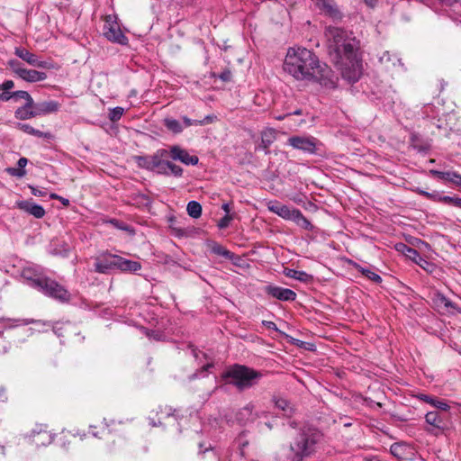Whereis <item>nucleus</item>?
<instances>
[{
    "label": "nucleus",
    "mask_w": 461,
    "mask_h": 461,
    "mask_svg": "<svg viewBox=\"0 0 461 461\" xmlns=\"http://www.w3.org/2000/svg\"><path fill=\"white\" fill-rule=\"evenodd\" d=\"M284 70L296 80L316 81L327 85L330 69L321 65L317 56L305 48H290L284 61Z\"/></svg>",
    "instance_id": "nucleus-1"
},
{
    "label": "nucleus",
    "mask_w": 461,
    "mask_h": 461,
    "mask_svg": "<svg viewBox=\"0 0 461 461\" xmlns=\"http://www.w3.org/2000/svg\"><path fill=\"white\" fill-rule=\"evenodd\" d=\"M285 273L286 274L287 276L300 281H306L307 278L309 277V275L306 274L305 272L295 269L286 268L285 270Z\"/></svg>",
    "instance_id": "nucleus-35"
},
{
    "label": "nucleus",
    "mask_w": 461,
    "mask_h": 461,
    "mask_svg": "<svg viewBox=\"0 0 461 461\" xmlns=\"http://www.w3.org/2000/svg\"><path fill=\"white\" fill-rule=\"evenodd\" d=\"M266 292L267 294L271 295L274 298H276L280 301L284 302H292L296 299V294L293 290L289 288H283L280 286L268 285L266 288Z\"/></svg>",
    "instance_id": "nucleus-14"
},
{
    "label": "nucleus",
    "mask_w": 461,
    "mask_h": 461,
    "mask_svg": "<svg viewBox=\"0 0 461 461\" xmlns=\"http://www.w3.org/2000/svg\"><path fill=\"white\" fill-rule=\"evenodd\" d=\"M288 144L294 149H300L309 154L316 153L317 140L312 136H292L288 139Z\"/></svg>",
    "instance_id": "nucleus-10"
},
{
    "label": "nucleus",
    "mask_w": 461,
    "mask_h": 461,
    "mask_svg": "<svg viewBox=\"0 0 461 461\" xmlns=\"http://www.w3.org/2000/svg\"><path fill=\"white\" fill-rule=\"evenodd\" d=\"M28 163V159L26 158H20L18 162H17V165H18V167L22 168V169H24V167H26Z\"/></svg>",
    "instance_id": "nucleus-62"
},
{
    "label": "nucleus",
    "mask_w": 461,
    "mask_h": 461,
    "mask_svg": "<svg viewBox=\"0 0 461 461\" xmlns=\"http://www.w3.org/2000/svg\"><path fill=\"white\" fill-rule=\"evenodd\" d=\"M238 440H239V447H240V455L242 456H245V447H248L249 441L247 439H245L243 436H240Z\"/></svg>",
    "instance_id": "nucleus-48"
},
{
    "label": "nucleus",
    "mask_w": 461,
    "mask_h": 461,
    "mask_svg": "<svg viewBox=\"0 0 461 461\" xmlns=\"http://www.w3.org/2000/svg\"><path fill=\"white\" fill-rule=\"evenodd\" d=\"M429 174L433 176L439 178V179L452 183L455 172L454 171H438L436 169H431V170H429Z\"/></svg>",
    "instance_id": "nucleus-34"
},
{
    "label": "nucleus",
    "mask_w": 461,
    "mask_h": 461,
    "mask_svg": "<svg viewBox=\"0 0 461 461\" xmlns=\"http://www.w3.org/2000/svg\"><path fill=\"white\" fill-rule=\"evenodd\" d=\"M167 156V149H159L151 156H136L134 160L139 167L154 171L158 166L162 165L164 158Z\"/></svg>",
    "instance_id": "nucleus-8"
},
{
    "label": "nucleus",
    "mask_w": 461,
    "mask_h": 461,
    "mask_svg": "<svg viewBox=\"0 0 461 461\" xmlns=\"http://www.w3.org/2000/svg\"><path fill=\"white\" fill-rule=\"evenodd\" d=\"M275 406L284 412L285 416L290 417L294 412V405L286 399L281 397H273Z\"/></svg>",
    "instance_id": "nucleus-21"
},
{
    "label": "nucleus",
    "mask_w": 461,
    "mask_h": 461,
    "mask_svg": "<svg viewBox=\"0 0 461 461\" xmlns=\"http://www.w3.org/2000/svg\"><path fill=\"white\" fill-rule=\"evenodd\" d=\"M396 249L400 252H402L406 258H407V254H409L407 252V250H414L415 249L411 248V247H409L407 246L406 244H403V243H399L395 246Z\"/></svg>",
    "instance_id": "nucleus-50"
},
{
    "label": "nucleus",
    "mask_w": 461,
    "mask_h": 461,
    "mask_svg": "<svg viewBox=\"0 0 461 461\" xmlns=\"http://www.w3.org/2000/svg\"><path fill=\"white\" fill-rule=\"evenodd\" d=\"M36 289L44 295L63 303L71 300V294L64 285L46 276L41 279H37Z\"/></svg>",
    "instance_id": "nucleus-5"
},
{
    "label": "nucleus",
    "mask_w": 461,
    "mask_h": 461,
    "mask_svg": "<svg viewBox=\"0 0 461 461\" xmlns=\"http://www.w3.org/2000/svg\"><path fill=\"white\" fill-rule=\"evenodd\" d=\"M390 60V55L389 53H384L381 58H380V61L382 63H386Z\"/></svg>",
    "instance_id": "nucleus-64"
},
{
    "label": "nucleus",
    "mask_w": 461,
    "mask_h": 461,
    "mask_svg": "<svg viewBox=\"0 0 461 461\" xmlns=\"http://www.w3.org/2000/svg\"><path fill=\"white\" fill-rule=\"evenodd\" d=\"M432 406L443 411H447L450 408L449 405L445 401L439 400L438 398L434 399V403L432 404Z\"/></svg>",
    "instance_id": "nucleus-44"
},
{
    "label": "nucleus",
    "mask_w": 461,
    "mask_h": 461,
    "mask_svg": "<svg viewBox=\"0 0 461 461\" xmlns=\"http://www.w3.org/2000/svg\"><path fill=\"white\" fill-rule=\"evenodd\" d=\"M262 324H263L266 328H267V329H269V330H273L278 331V329H277V327H276V323H275V322H273V321H262Z\"/></svg>",
    "instance_id": "nucleus-56"
},
{
    "label": "nucleus",
    "mask_w": 461,
    "mask_h": 461,
    "mask_svg": "<svg viewBox=\"0 0 461 461\" xmlns=\"http://www.w3.org/2000/svg\"><path fill=\"white\" fill-rule=\"evenodd\" d=\"M16 206L20 210L34 216L37 219H41L45 215L44 208L41 205H39L32 201H19L16 203Z\"/></svg>",
    "instance_id": "nucleus-16"
},
{
    "label": "nucleus",
    "mask_w": 461,
    "mask_h": 461,
    "mask_svg": "<svg viewBox=\"0 0 461 461\" xmlns=\"http://www.w3.org/2000/svg\"><path fill=\"white\" fill-rule=\"evenodd\" d=\"M219 78L221 80H222L223 82H229L231 80L232 78V74L230 72V70L229 69H226L224 71H222L220 75H219Z\"/></svg>",
    "instance_id": "nucleus-51"
},
{
    "label": "nucleus",
    "mask_w": 461,
    "mask_h": 461,
    "mask_svg": "<svg viewBox=\"0 0 461 461\" xmlns=\"http://www.w3.org/2000/svg\"><path fill=\"white\" fill-rule=\"evenodd\" d=\"M22 276L31 282V285L36 288L37 279H41L45 276L40 274V272L34 267H25L22 271Z\"/></svg>",
    "instance_id": "nucleus-22"
},
{
    "label": "nucleus",
    "mask_w": 461,
    "mask_h": 461,
    "mask_svg": "<svg viewBox=\"0 0 461 461\" xmlns=\"http://www.w3.org/2000/svg\"><path fill=\"white\" fill-rule=\"evenodd\" d=\"M267 209L273 213L277 214L279 217L292 221L297 209L290 208L287 205L282 204L277 201H270L267 203Z\"/></svg>",
    "instance_id": "nucleus-15"
},
{
    "label": "nucleus",
    "mask_w": 461,
    "mask_h": 461,
    "mask_svg": "<svg viewBox=\"0 0 461 461\" xmlns=\"http://www.w3.org/2000/svg\"><path fill=\"white\" fill-rule=\"evenodd\" d=\"M162 165L166 166L167 168H168L169 175H172L176 177L182 176L183 168L180 166L174 164L173 162H171L169 160H164V159L162 161Z\"/></svg>",
    "instance_id": "nucleus-33"
},
{
    "label": "nucleus",
    "mask_w": 461,
    "mask_h": 461,
    "mask_svg": "<svg viewBox=\"0 0 461 461\" xmlns=\"http://www.w3.org/2000/svg\"><path fill=\"white\" fill-rule=\"evenodd\" d=\"M229 379V384L237 387L240 391L252 387L262 377V374L253 368L242 365L230 366L222 375Z\"/></svg>",
    "instance_id": "nucleus-4"
},
{
    "label": "nucleus",
    "mask_w": 461,
    "mask_h": 461,
    "mask_svg": "<svg viewBox=\"0 0 461 461\" xmlns=\"http://www.w3.org/2000/svg\"><path fill=\"white\" fill-rule=\"evenodd\" d=\"M232 221V216L230 214H226L224 217H222L219 222L218 227L220 229H225L230 225V222Z\"/></svg>",
    "instance_id": "nucleus-47"
},
{
    "label": "nucleus",
    "mask_w": 461,
    "mask_h": 461,
    "mask_svg": "<svg viewBox=\"0 0 461 461\" xmlns=\"http://www.w3.org/2000/svg\"><path fill=\"white\" fill-rule=\"evenodd\" d=\"M11 98H13L12 93H8L6 91H3L0 94V100L1 101L6 102V101H9Z\"/></svg>",
    "instance_id": "nucleus-60"
},
{
    "label": "nucleus",
    "mask_w": 461,
    "mask_h": 461,
    "mask_svg": "<svg viewBox=\"0 0 461 461\" xmlns=\"http://www.w3.org/2000/svg\"><path fill=\"white\" fill-rule=\"evenodd\" d=\"M32 441L37 446H45L52 441V436L47 430H40L39 432L33 434Z\"/></svg>",
    "instance_id": "nucleus-26"
},
{
    "label": "nucleus",
    "mask_w": 461,
    "mask_h": 461,
    "mask_svg": "<svg viewBox=\"0 0 461 461\" xmlns=\"http://www.w3.org/2000/svg\"><path fill=\"white\" fill-rule=\"evenodd\" d=\"M14 53L17 57H19L31 66L48 69L53 68L50 62L46 60H41L36 54L30 52L24 48H16Z\"/></svg>",
    "instance_id": "nucleus-12"
},
{
    "label": "nucleus",
    "mask_w": 461,
    "mask_h": 461,
    "mask_svg": "<svg viewBox=\"0 0 461 461\" xmlns=\"http://www.w3.org/2000/svg\"><path fill=\"white\" fill-rule=\"evenodd\" d=\"M294 213V216L293 217L292 221H294L298 226L303 228L304 230H312L313 226L310 222V221L303 216V214L301 212L300 210H296Z\"/></svg>",
    "instance_id": "nucleus-28"
},
{
    "label": "nucleus",
    "mask_w": 461,
    "mask_h": 461,
    "mask_svg": "<svg viewBox=\"0 0 461 461\" xmlns=\"http://www.w3.org/2000/svg\"><path fill=\"white\" fill-rule=\"evenodd\" d=\"M418 398H419L420 401H422V402H427V403L430 404L431 406H432V404L434 403V399H435V397H432V396L428 395V394H422V393H421V394H419V395H418Z\"/></svg>",
    "instance_id": "nucleus-54"
},
{
    "label": "nucleus",
    "mask_w": 461,
    "mask_h": 461,
    "mask_svg": "<svg viewBox=\"0 0 461 461\" xmlns=\"http://www.w3.org/2000/svg\"><path fill=\"white\" fill-rule=\"evenodd\" d=\"M254 409L255 407L252 403H249L245 407L240 409L237 413L238 420L242 423L254 421L257 418L256 414L254 413Z\"/></svg>",
    "instance_id": "nucleus-20"
},
{
    "label": "nucleus",
    "mask_w": 461,
    "mask_h": 461,
    "mask_svg": "<svg viewBox=\"0 0 461 461\" xmlns=\"http://www.w3.org/2000/svg\"><path fill=\"white\" fill-rule=\"evenodd\" d=\"M452 183L455 185H456L458 187H461V175L456 173V172H455Z\"/></svg>",
    "instance_id": "nucleus-59"
},
{
    "label": "nucleus",
    "mask_w": 461,
    "mask_h": 461,
    "mask_svg": "<svg viewBox=\"0 0 461 461\" xmlns=\"http://www.w3.org/2000/svg\"><path fill=\"white\" fill-rule=\"evenodd\" d=\"M425 420L428 425L431 428L428 429L427 431L438 435L443 433L448 429V418L446 414H442L438 411H429L425 415Z\"/></svg>",
    "instance_id": "nucleus-7"
},
{
    "label": "nucleus",
    "mask_w": 461,
    "mask_h": 461,
    "mask_svg": "<svg viewBox=\"0 0 461 461\" xmlns=\"http://www.w3.org/2000/svg\"><path fill=\"white\" fill-rule=\"evenodd\" d=\"M32 112L33 113V117L44 115L41 103L35 104L32 101Z\"/></svg>",
    "instance_id": "nucleus-46"
},
{
    "label": "nucleus",
    "mask_w": 461,
    "mask_h": 461,
    "mask_svg": "<svg viewBox=\"0 0 461 461\" xmlns=\"http://www.w3.org/2000/svg\"><path fill=\"white\" fill-rule=\"evenodd\" d=\"M123 112H124V109L120 106L110 109L109 115H108L109 120L112 122L119 121L122 118Z\"/></svg>",
    "instance_id": "nucleus-40"
},
{
    "label": "nucleus",
    "mask_w": 461,
    "mask_h": 461,
    "mask_svg": "<svg viewBox=\"0 0 461 461\" xmlns=\"http://www.w3.org/2000/svg\"><path fill=\"white\" fill-rule=\"evenodd\" d=\"M168 156L173 160H179L185 165H196L198 164L199 158L197 156L190 155L186 149H182L178 145L171 146L167 150Z\"/></svg>",
    "instance_id": "nucleus-13"
},
{
    "label": "nucleus",
    "mask_w": 461,
    "mask_h": 461,
    "mask_svg": "<svg viewBox=\"0 0 461 461\" xmlns=\"http://www.w3.org/2000/svg\"><path fill=\"white\" fill-rule=\"evenodd\" d=\"M396 249L400 252H402L406 258H407V254H409L407 252V250H414L415 249L411 248V247H409L407 246L406 244H403V243H399L395 246Z\"/></svg>",
    "instance_id": "nucleus-49"
},
{
    "label": "nucleus",
    "mask_w": 461,
    "mask_h": 461,
    "mask_svg": "<svg viewBox=\"0 0 461 461\" xmlns=\"http://www.w3.org/2000/svg\"><path fill=\"white\" fill-rule=\"evenodd\" d=\"M160 414L161 417H158V423L157 424L156 422L152 421V426L163 425L164 423L162 421V419H167L170 421H177L176 411L174 410L172 411V409L170 407L165 406L164 408H160Z\"/></svg>",
    "instance_id": "nucleus-24"
},
{
    "label": "nucleus",
    "mask_w": 461,
    "mask_h": 461,
    "mask_svg": "<svg viewBox=\"0 0 461 461\" xmlns=\"http://www.w3.org/2000/svg\"><path fill=\"white\" fill-rule=\"evenodd\" d=\"M329 54L332 61H340L358 50V42L347 31L339 27H328L325 32Z\"/></svg>",
    "instance_id": "nucleus-2"
},
{
    "label": "nucleus",
    "mask_w": 461,
    "mask_h": 461,
    "mask_svg": "<svg viewBox=\"0 0 461 461\" xmlns=\"http://www.w3.org/2000/svg\"><path fill=\"white\" fill-rule=\"evenodd\" d=\"M17 127L21 131H24V132H26L28 134H31V135H32V131L34 129L32 126H31L30 124H27V123H18Z\"/></svg>",
    "instance_id": "nucleus-52"
},
{
    "label": "nucleus",
    "mask_w": 461,
    "mask_h": 461,
    "mask_svg": "<svg viewBox=\"0 0 461 461\" xmlns=\"http://www.w3.org/2000/svg\"><path fill=\"white\" fill-rule=\"evenodd\" d=\"M116 260H117L116 269H119L121 271L135 273L141 269V265L138 261L126 259L118 255H117Z\"/></svg>",
    "instance_id": "nucleus-18"
},
{
    "label": "nucleus",
    "mask_w": 461,
    "mask_h": 461,
    "mask_svg": "<svg viewBox=\"0 0 461 461\" xmlns=\"http://www.w3.org/2000/svg\"><path fill=\"white\" fill-rule=\"evenodd\" d=\"M436 302L439 306H443L447 312L456 309V306L443 294H438Z\"/></svg>",
    "instance_id": "nucleus-37"
},
{
    "label": "nucleus",
    "mask_w": 461,
    "mask_h": 461,
    "mask_svg": "<svg viewBox=\"0 0 461 461\" xmlns=\"http://www.w3.org/2000/svg\"><path fill=\"white\" fill-rule=\"evenodd\" d=\"M186 211L190 217L197 219L202 214V206L196 201H190L187 203Z\"/></svg>",
    "instance_id": "nucleus-29"
},
{
    "label": "nucleus",
    "mask_w": 461,
    "mask_h": 461,
    "mask_svg": "<svg viewBox=\"0 0 461 461\" xmlns=\"http://www.w3.org/2000/svg\"><path fill=\"white\" fill-rule=\"evenodd\" d=\"M15 74L23 80L29 83L41 82L47 78V74L34 69H17Z\"/></svg>",
    "instance_id": "nucleus-17"
},
{
    "label": "nucleus",
    "mask_w": 461,
    "mask_h": 461,
    "mask_svg": "<svg viewBox=\"0 0 461 461\" xmlns=\"http://www.w3.org/2000/svg\"><path fill=\"white\" fill-rule=\"evenodd\" d=\"M212 252L214 253L215 255L221 256L228 259H232L234 257V254L232 252H230V250L225 249L223 246L217 244V243L212 245Z\"/></svg>",
    "instance_id": "nucleus-32"
},
{
    "label": "nucleus",
    "mask_w": 461,
    "mask_h": 461,
    "mask_svg": "<svg viewBox=\"0 0 461 461\" xmlns=\"http://www.w3.org/2000/svg\"><path fill=\"white\" fill-rule=\"evenodd\" d=\"M117 255L104 252L95 258L94 271L99 274L109 275L117 266Z\"/></svg>",
    "instance_id": "nucleus-9"
},
{
    "label": "nucleus",
    "mask_w": 461,
    "mask_h": 461,
    "mask_svg": "<svg viewBox=\"0 0 461 461\" xmlns=\"http://www.w3.org/2000/svg\"><path fill=\"white\" fill-rule=\"evenodd\" d=\"M8 64L14 73L17 69H23V68L20 67V63L17 60H10Z\"/></svg>",
    "instance_id": "nucleus-58"
},
{
    "label": "nucleus",
    "mask_w": 461,
    "mask_h": 461,
    "mask_svg": "<svg viewBox=\"0 0 461 461\" xmlns=\"http://www.w3.org/2000/svg\"><path fill=\"white\" fill-rule=\"evenodd\" d=\"M438 202L453 205L455 207L461 208V198L452 196H438Z\"/></svg>",
    "instance_id": "nucleus-39"
},
{
    "label": "nucleus",
    "mask_w": 461,
    "mask_h": 461,
    "mask_svg": "<svg viewBox=\"0 0 461 461\" xmlns=\"http://www.w3.org/2000/svg\"><path fill=\"white\" fill-rule=\"evenodd\" d=\"M334 64L340 70L341 76L344 79L350 83L358 81L362 75V63L357 58V52L352 53L351 56H346L340 61H333Z\"/></svg>",
    "instance_id": "nucleus-6"
},
{
    "label": "nucleus",
    "mask_w": 461,
    "mask_h": 461,
    "mask_svg": "<svg viewBox=\"0 0 461 461\" xmlns=\"http://www.w3.org/2000/svg\"><path fill=\"white\" fill-rule=\"evenodd\" d=\"M321 433L316 429H301L290 443V461H303L311 457L317 450Z\"/></svg>",
    "instance_id": "nucleus-3"
},
{
    "label": "nucleus",
    "mask_w": 461,
    "mask_h": 461,
    "mask_svg": "<svg viewBox=\"0 0 461 461\" xmlns=\"http://www.w3.org/2000/svg\"><path fill=\"white\" fill-rule=\"evenodd\" d=\"M157 170V172L158 174H162V175H166V176H168L169 175V171H168V168H167L166 166L164 165H159L157 167V168L155 169Z\"/></svg>",
    "instance_id": "nucleus-57"
},
{
    "label": "nucleus",
    "mask_w": 461,
    "mask_h": 461,
    "mask_svg": "<svg viewBox=\"0 0 461 461\" xmlns=\"http://www.w3.org/2000/svg\"><path fill=\"white\" fill-rule=\"evenodd\" d=\"M273 139L274 136L272 131H265L262 133L261 144L259 145V147L262 148L266 153L268 152V148L273 142Z\"/></svg>",
    "instance_id": "nucleus-38"
},
{
    "label": "nucleus",
    "mask_w": 461,
    "mask_h": 461,
    "mask_svg": "<svg viewBox=\"0 0 461 461\" xmlns=\"http://www.w3.org/2000/svg\"><path fill=\"white\" fill-rule=\"evenodd\" d=\"M409 254H407V258L415 262L417 265H419L421 268H423L425 271L429 273H432L435 265L427 259L423 258L420 254L416 250H407Z\"/></svg>",
    "instance_id": "nucleus-19"
},
{
    "label": "nucleus",
    "mask_w": 461,
    "mask_h": 461,
    "mask_svg": "<svg viewBox=\"0 0 461 461\" xmlns=\"http://www.w3.org/2000/svg\"><path fill=\"white\" fill-rule=\"evenodd\" d=\"M32 135L33 136H37V137H40V138H46V139H50L52 137L51 133L50 132H42L39 130H36V129H33V131H32Z\"/></svg>",
    "instance_id": "nucleus-53"
},
{
    "label": "nucleus",
    "mask_w": 461,
    "mask_h": 461,
    "mask_svg": "<svg viewBox=\"0 0 461 461\" xmlns=\"http://www.w3.org/2000/svg\"><path fill=\"white\" fill-rule=\"evenodd\" d=\"M363 1L367 6L373 8L376 5L378 0H363Z\"/></svg>",
    "instance_id": "nucleus-63"
},
{
    "label": "nucleus",
    "mask_w": 461,
    "mask_h": 461,
    "mask_svg": "<svg viewBox=\"0 0 461 461\" xmlns=\"http://www.w3.org/2000/svg\"><path fill=\"white\" fill-rule=\"evenodd\" d=\"M32 102L25 103L24 105L16 109L14 114L15 117L19 120H27L33 117V113L32 112Z\"/></svg>",
    "instance_id": "nucleus-27"
},
{
    "label": "nucleus",
    "mask_w": 461,
    "mask_h": 461,
    "mask_svg": "<svg viewBox=\"0 0 461 461\" xmlns=\"http://www.w3.org/2000/svg\"><path fill=\"white\" fill-rule=\"evenodd\" d=\"M13 98L24 99L26 103L32 102V98L27 91H15L12 93Z\"/></svg>",
    "instance_id": "nucleus-42"
},
{
    "label": "nucleus",
    "mask_w": 461,
    "mask_h": 461,
    "mask_svg": "<svg viewBox=\"0 0 461 461\" xmlns=\"http://www.w3.org/2000/svg\"><path fill=\"white\" fill-rule=\"evenodd\" d=\"M183 121H184L185 127H189L192 125H203L205 123L212 122L209 116L205 117L203 120H199V121H193V120L187 118L186 116H184Z\"/></svg>",
    "instance_id": "nucleus-41"
},
{
    "label": "nucleus",
    "mask_w": 461,
    "mask_h": 461,
    "mask_svg": "<svg viewBox=\"0 0 461 461\" xmlns=\"http://www.w3.org/2000/svg\"><path fill=\"white\" fill-rule=\"evenodd\" d=\"M31 191H32V194L35 196H44L46 194L45 192L41 191V190H39L37 189L36 187L34 186H29Z\"/></svg>",
    "instance_id": "nucleus-61"
},
{
    "label": "nucleus",
    "mask_w": 461,
    "mask_h": 461,
    "mask_svg": "<svg viewBox=\"0 0 461 461\" xmlns=\"http://www.w3.org/2000/svg\"><path fill=\"white\" fill-rule=\"evenodd\" d=\"M321 9L330 17L338 19L341 17V14L334 3V0H321Z\"/></svg>",
    "instance_id": "nucleus-23"
},
{
    "label": "nucleus",
    "mask_w": 461,
    "mask_h": 461,
    "mask_svg": "<svg viewBox=\"0 0 461 461\" xmlns=\"http://www.w3.org/2000/svg\"><path fill=\"white\" fill-rule=\"evenodd\" d=\"M6 170L13 176L23 177L26 175V171L20 167H18V168L9 167Z\"/></svg>",
    "instance_id": "nucleus-45"
},
{
    "label": "nucleus",
    "mask_w": 461,
    "mask_h": 461,
    "mask_svg": "<svg viewBox=\"0 0 461 461\" xmlns=\"http://www.w3.org/2000/svg\"><path fill=\"white\" fill-rule=\"evenodd\" d=\"M14 86V83L13 80H6L0 86V89L3 91H7L9 89H12Z\"/></svg>",
    "instance_id": "nucleus-55"
},
{
    "label": "nucleus",
    "mask_w": 461,
    "mask_h": 461,
    "mask_svg": "<svg viewBox=\"0 0 461 461\" xmlns=\"http://www.w3.org/2000/svg\"><path fill=\"white\" fill-rule=\"evenodd\" d=\"M356 269L359 272H361L366 277L372 280L373 282L379 284L382 282V277L377 275L376 273L371 271L370 269L364 268L361 266L356 264L355 266Z\"/></svg>",
    "instance_id": "nucleus-31"
},
{
    "label": "nucleus",
    "mask_w": 461,
    "mask_h": 461,
    "mask_svg": "<svg viewBox=\"0 0 461 461\" xmlns=\"http://www.w3.org/2000/svg\"><path fill=\"white\" fill-rule=\"evenodd\" d=\"M41 106H42L43 113L45 115L48 113L57 112L59 109L60 104L58 102L51 100V101L41 102Z\"/></svg>",
    "instance_id": "nucleus-36"
},
{
    "label": "nucleus",
    "mask_w": 461,
    "mask_h": 461,
    "mask_svg": "<svg viewBox=\"0 0 461 461\" xmlns=\"http://www.w3.org/2000/svg\"><path fill=\"white\" fill-rule=\"evenodd\" d=\"M164 125L167 129L174 133H180L183 131V127L180 122L173 118H165L163 120Z\"/></svg>",
    "instance_id": "nucleus-30"
},
{
    "label": "nucleus",
    "mask_w": 461,
    "mask_h": 461,
    "mask_svg": "<svg viewBox=\"0 0 461 461\" xmlns=\"http://www.w3.org/2000/svg\"><path fill=\"white\" fill-rule=\"evenodd\" d=\"M110 223H112L115 228L122 230L129 231L131 233H133V230L128 226L127 224L123 223L122 221H119L116 219H113L110 221Z\"/></svg>",
    "instance_id": "nucleus-43"
},
{
    "label": "nucleus",
    "mask_w": 461,
    "mask_h": 461,
    "mask_svg": "<svg viewBox=\"0 0 461 461\" xmlns=\"http://www.w3.org/2000/svg\"><path fill=\"white\" fill-rule=\"evenodd\" d=\"M104 35L112 42L121 45L128 44V38L123 34L116 23H109L107 21L104 25Z\"/></svg>",
    "instance_id": "nucleus-11"
},
{
    "label": "nucleus",
    "mask_w": 461,
    "mask_h": 461,
    "mask_svg": "<svg viewBox=\"0 0 461 461\" xmlns=\"http://www.w3.org/2000/svg\"><path fill=\"white\" fill-rule=\"evenodd\" d=\"M408 447L402 443H393L390 447L391 454L399 460L407 459Z\"/></svg>",
    "instance_id": "nucleus-25"
}]
</instances>
